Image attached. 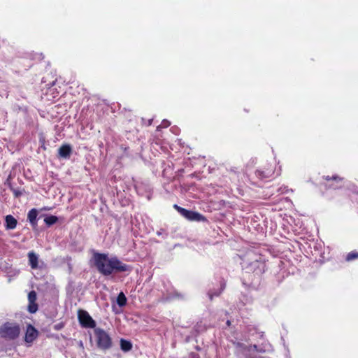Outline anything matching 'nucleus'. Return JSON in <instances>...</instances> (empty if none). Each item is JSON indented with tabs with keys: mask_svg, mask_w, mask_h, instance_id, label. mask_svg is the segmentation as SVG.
Masks as SVG:
<instances>
[{
	"mask_svg": "<svg viewBox=\"0 0 358 358\" xmlns=\"http://www.w3.org/2000/svg\"><path fill=\"white\" fill-rule=\"evenodd\" d=\"M93 258L96 268L103 275L131 271V266L123 263L117 257L109 258L105 253L95 252Z\"/></svg>",
	"mask_w": 358,
	"mask_h": 358,
	"instance_id": "obj_1",
	"label": "nucleus"
},
{
	"mask_svg": "<svg viewBox=\"0 0 358 358\" xmlns=\"http://www.w3.org/2000/svg\"><path fill=\"white\" fill-rule=\"evenodd\" d=\"M20 334V327L16 322H6L0 327V336L7 341L16 339Z\"/></svg>",
	"mask_w": 358,
	"mask_h": 358,
	"instance_id": "obj_2",
	"label": "nucleus"
},
{
	"mask_svg": "<svg viewBox=\"0 0 358 358\" xmlns=\"http://www.w3.org/2000/svg\"><path fill=\"white\" fill-rule=\"evenodd\" d=\"M96 346L102 350H109L112 345V338L104 329L97 327L94 329Z\"/></svg>",
	"mask_w": 358,
	"mask_h": 358,
	"instance_id": "obj_3",
	"label": "nucleus"
},
{
	"mask_svg": "<svg viewBox=\"0 0 358 358\" xmlns=\"http://www.w3.org/2000/svg\"><path fill=\"white\" fill-rule=\"evenodd\" d=\"M322 178L326 181L324 184L326 189H338L345 185V178L337 174L324 176Z\"/></svg>",
	"mask_w": 358,
	"mask_h": 358,
	"instance_id": "obj_4",
	"label": "nucleus"
},
{
	"mask_svg": "<svg viewBox=\"0 0 358 358\" xmlns=\"http://www.w3.org/2000/svg\"><path fill=\"white\" fill-rule=\"evenodd\" d=\"M173 208L180 213V215L189 221L206 222L207 220L206 217L198 212L187 210L177 204H174Z\"/></svg>",
	"mask_w": 358,
	"mask_h": 358,
	"instance_id": "obj_5",
	"label": "nucleus"
},
{
	"mask_svg": "<svg viewBox=\"0 0 358 358\" xmlns=\"http://www.w3.org/2000/svg\"><path fill=\"white\" fill-rule=\"evenodd\" d=\"M78 319L80 324L84 328H96V322L92 319L87 311L84 310H78Z\"/></svg>",
	"mask_w": 358,
	"mask_h": 358,
	"instance_id": "obj_6",
	"label": "nucleus"
},
{
	"mask_svg": "<svg viewBox=\"0 0 358 358\" xmlns=\"http://www.w3.org/2000/svg\"><path fill=\"white\" fill-rule=\"evenodd\" d=\"M255 176L260 180H266L272 178L275 173V167L271 164H268L262 169L255 171Z\"/></svg>",
	"mask_w": 358,
	"mask_h": 358,
	"instance_id": "obj_7",
	"label": "nucleus"
},
{
	"mask_svg": "<svg viewBox=\"0 0 358 358\" xmlns=\"http://www.w3.org/2000/svg\"><path fill=\"white\" fill-rule=\"evenodd\" d=\"M246 268L255 275H261L266 271V264L262 260H255L250 263Z\"/></svg>",
	"mask_w": 358,
	"mask_h": 358,
	"instance_id": "obj_8",
	"label": "nucleus"
},
{
	"mask_svg": "<svg viewBox=\"0 0 358 358\" xmlns=\"http://www.w3.org/2000/svg\"><path fill=\"white\" fill-rule=\"evenodd\" d=\"M38 331L31 324H29L27 328L24 341L28 343H31L38 336Z\"/></svg>",
	"mask_w": 358,
	"mask_h": 358,
	"instance_id": "obj_9",
	"label": "nucleus"
},
{
	"mask_svg": "<svg viewBox=\"0 0 358 358\" xmlns=\"http://www.w3.org/2000/svg\"><path fill=\"white\" fill-rule=\"evenodd\" d=\"M72 153V148L69 144H63L58 149V156L61 158L69 159Z\"/></svg>",
	"mask_w": 358,
	"mask_h": 358,
	"instance_id": "obj_10",
	"label": "nucleus"
},
{
	"mask_svg": "<svg viewBox=\"0 0 358 358\" xmlns=\"http://www.w3.org/2000/svg\"><path fill=\"white\" fill-rule=\"evenodd\" d=\"M29 265L31 269H37L39 268L38 266V256L34 251H30L27 254Z\"/></svg>",
	"mask_w": 358,
	"mask_h": 358,
	"instance_id": "obj_11",
	"label": "nucleus"
},
{
	"mask_svg": "<svg viewBox=\"0 0 358 358\" xmlns=\"http://www.w3.org/2000/svg\"><path fill=\"white\" fill-rule=\"evenodd\" d=\"M17 220L11 215L5 217V227L7 230H11L16 228Z\"/></svg>",
	"mask_w": 358,
	"mask_h": 358,
	"instance_id": "obj_12",
	"label": "nucleus"
},
{
	"mask_svg": "<svg viewBox=\"0 0 358 358\" xmlns=\"http://www.w3.org/2000/svg\"><path fill=\"white\" fill-rule=\"evenodd\" d=\"M38 210L36 208L31 209L27 214V220L33 228L37 226Z\"/></svg>",
	"mask_w": 358,
	"mask_h": 358,
	"instance_id": "obj_13",
	"label": "nucleus"
},
{
	"mask_svg": "<svg viewBox=\"0 0 358 358\" xmlns=\"http://www.w3.org/2000/svg\"><path fill=\"white\" fill-rule=\"evenodd\" d=\"M120 348L124 352H129L132 349V343L131 341L124 338L120 339Z\"/></svg>",
	"mask_w": 358,
	"mask_h": 358,
	"instance_id": "obj_14",
	"label": "nucleus"
},
{
	"mask_svg": "<svg viewBox=\"0 0 358 358\" xmlns=\"http://www.w3.org/2000/svg\"><path fill=\"white\" fill-rule=\"evenodd\" d=\"M127 300L124 294L122 292L119 293L117 297V303L118 304V306L120 307H123L127 304Z\"/></svg>",
	"mask_w": 358,
	"mask_h": 358,
	"instance_id": "obj_15",
	"label": "nucleus"
},
{
	"mask_svg": "<svg viewBox=\"0 0 358 358\" xmlns=\"http://www.w3.org/2000/svg\"><path fill=\"white\" fill-rule=\"evenodd\" d=\"M58 221V217L55 215H49L44 219V222L48 227H50Z\"/></svg>",
	"mask_w": 358,
	"mask_h": 358,
	"instance_id": "obj_16",
	"label": "nucleus"
},
{
	"mask_svg": "<svg viewBox=\"0 0 358 358\" xmlns=\"http://www.w3.org/2000/svg\"><path fill=\"white\" fill-rule=\"evenodd\" d=\"M357 259H358V252L356 250L351 251L345 257V260L347 262H350Z\"/></svg>",
	"mask_w": 358,
	"mask_h": 358,
	"instance_id": "obj_17",
	"label": "nucleus"
},
{
	"mask_svg": "<svg viewBox=\"0 0 358 358\" xmlns=\"http://www.w3.org/2000/svg\"><path fill=\"white\" fill-rule=\"evenodd\" d=\"M28 310L31 313H35L38 310V304L36 302H29Z\"/></svg>",
	"mask_w": 358,
	"mask_h": 358,
	"instance_id": "obj_18",
	"label": "nucleus"
},
{
	"mask_svg": "<svg viewBox=\"0 0 358 358\" xmlns=\"http://www.w3.org/2000/svg\"><path fill=\"white\" fill-rule=\"evenodd\" d=\"M37 299L36 292L34 290L29 292L28 294V301L30 303L36 302Z\"/></svg>",
	"mask_w": 358,
	"mask_h": 358,
	"instance_id": "obj_19",
	"label": "nucleus"
},
{
	"mask_svg": "<svg viewBox=\"0 0 358 358\" xmlns=\"http://www.w3.org/2000/svg\"><path fill=\"white\" fill-rule=\"evenodd\" d=\"M11 190H12L15 197H16V198L20 197L22 195V192L18 189L12 188Z\"/></svg>",
	"mask_w": 358,
	"mask_h": 358,
	"instance_id": "obj_20",
	"label": "nucleus"
},
{
	"mask_svg": "<svg viewBox=\"0 0 358 358\" xmlns=\"http://www.w3.org/2000/svg\"><path fill=\"white\" fill-rule=\"evenodd\" d=\"M64 327V323L60 322L54 326V329L59 331V330L62 329Z\"/></svg>",
	"mask_w": 358,
	"mask_h": 358,
	"instance_id": "obj_21",
	"label": "nucleus"
},
{
	"mask_svg": "<svg viewBox=\"0 0 358 358\" xmlns=\"http://www.w3.org/2000/svg\"><path fill=\"white\" fill-rule=\"evenodd\" d=\"M248 350L250 351V350H255L256 352H257L259 350V346L257 345H250L249 347H248Z\"/></svg>",
	"mask_w": 358,
	"mask_h": 358,
	"instance_id": "obj_22",
	"label": "nucleus"
},
{
	"mask_svg": "<svg viewBox=\"0 0 358 358\" xmlns=\"http://www.w3.org/2000/svg\"><path fill=\"white\" fill-rule=\"evenodd\" d=\"M162 124H163V127H169V126L170 123H169V121H167V120H164V121L162 122Z\"/></svg>",
	"mask_w": 358,
	"mask_h": 358,
	"instance_id": "obj_23",
	"label": "nucleus"
},
{
	"mask_svg": "<svg viewBox=\"0 0 358 358\" xmlns=\"http://www.w3.org/2000/svg\"><path fill=\"white\" fill-rule=\"evenodd\" d=\"M266 349L264 348V347H260L259 346V350L257 351V352H266Z\"/></svg>",
	"mask_w": 358,
	"mask_h": 358,
	"instance_id": "obj_24",
	"label": "nucleus"
},
{
	"mask_svg": "<svg viewBox=\"0 0 358 358\" xmlns=\"http://www.w3.org/2000/svg\"><path fill=\"white\" fill-rule=\"evenodd\" d=\"M121 148L124 151L127 152L129 150V147H123V145L121 146Z\"/></svg>",
	"mask_w": 358,
	"mask_h": 358,
	"instance_id": "obj_25",
	"label": "nucleus"
},
{
	"mask_svg": "<svg viewBox=\"0 0 358 358\" xmlns=\"http://www.w3.org/2000/svg\"><path fill=\"white\" fill-rule=\"evenodd\" d=\"M356 202L358 203V192L355 194V198Z\"/></svg>",
	"mask_w": 358,
	"mask_h": 358,
	"instance_id": "obj_26",
	"label": "nucleus"
},
{
	"mask_svg": "<svg viewBox=\"0 0 358 358\" xmlns=\"http://www.w3.org/2000/svg\"><path fill=\"white\" fill-rule=\"evenodd\" d=\"M226 324H227V325L228 327H230L231 323V321H230V320H227V322H226Z\"/></svg>",
	"mask_w": 358,
	"mask_h": 358,
	"instance_id": "obj_27",
	"label": "nucleus"
},
{
	"mask_svg": "<svg viewBox=\"0 0 358 358\" xmlns=\"http://www.w3.org/2000/svg\"><path fill=\"white\" fill-rule=\"evenodd\" d=\"M224 286H225V284H223V285L222 286V290H223V289H224Z\"/></svg>",
	"mask_w": 358,
	"mask_h": 358,
	"instance_id": "obj_28",
	"label": "nucleus"
},
{
	"mask_svg": "<svg viewBox=\"0 0 358 358\" xmlns=\"http://www.w3.org/2000/svg\"><path fill=\"white\" fill-rule=\"evenodd\" d=\"M3 235V231L0 230V236Z\"/></svg>",
	"mask_w": 358,
	"mask_h": 358,
	"instance_id": "obj_29",
	"label": "nucleus"
},
{
	"mask_svg": "<svg viewBox=\"0 0 358 358\" xmlns=\"http://www.w3.org/2000/svg\"><path fill=\"white\" fill-rule=\"evenodd\" d=\"M210 300L213 299V295H211V294L210 295Z\"/></svg>",
	"mask_w": 358,
	"mask_h": 358,
	"instance_id": "obj_30",
	"label": "nucleus"
},
{
	"mask_svg": "<svg viewBox=\"0 0 358 358\" xmlns=\"http://www.w3.org/2000/svg\"><path fill=\"white\" fill-rule=\"evenodd\" d=\"M194 357H195L194 355H192L191 358H195Z\"/></svg>",
	"mask_w": 358,
	"mask_h": 358,
	"instance_id": "obj_31",
	"label": "nucleus"
}]
</instances>
